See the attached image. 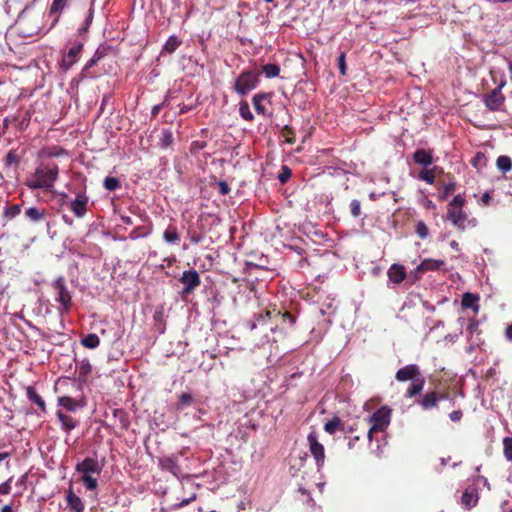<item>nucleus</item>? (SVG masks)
<instances>
[{"label":"nucleus","instance_id":"22","mask_svg":"<svg viewBox=\"0 0 512 512\" xmlns=\"http://www.w3.org/2000/svg\"><path fill=\"white\" fill-rule=\"evenodd\" d=\"M26 396L31 402L35 403L42 412H46L45 401L33 387L28 386L26 388Z\"/></svg>","mask_w":512,"mask_h":512},{"label":"nucleus","instance_id":"25","mask_svg":"<svg viewBox=\"0 0 512 512\" xmlns=\"http://www.w3.org/2000/svg\"><path fill=\"white\" fill-rule=\"evenodd\" d=\"M269 97V94L267 93H257L253 97V106L256 110V112L260 115H264L266 112V109L264 105L262 104L263 101L267 100Z\"/></svg>","mask_w":512,"mask_h":512},{"label":"nucleus","instance_id":"36","mask_svg":"<svg viewBox=\"0 0 512 512\" xmlns=\"http://www.w3.org/2000/svg\"><path fill=\"white\" fill-rule=\"evenodd\" d=\"M103 186L108 191H115L120 187V181L116 177L107 176L103 181Z\"/></svg>","mask_w":512,"mask_h":512},{"label":"nucleus","instance_id":"27","mask_svg":"<svg viewBox=\"0 0 512 512\" xmlns=\"http://www.w3.org/2000/svg\"><path fill=\"white\" fill-rule=\"evenodd\" d=\"M58 405L70 412H75L78 409V403L69 396L60 397L58 399Z\"/></svg>","mask_w":512,"mask_h":512},{"label":"nucleus","instance_id":"13","mask_svg":"<svg viewBox=\"0 0 512 512\" xmlns=\"http://www.w3.org/2000/svg\"><path fill=\"white\" fill-rule=\"evenodd\" d=\"M66 501H67V506L73 512H83L85 509L84 502L82 501V499L79 496H77L74 493L72 487H70L66 491Z\"/></svg>","mask_w":512,"mask_h":512},{"label":"nucleus","instance_id":"41","mask_svg":"<svg viewBox=\"0 0 512 512\" xmlns=\"http://www.w3.org/2000/svg\"><path fill=\"white\" fill-rule=\"evenodd\" d=\"M478 298L471 293H465L462 298V305L467 308H472L477 302Z\"/></svg>","mask_w":512,"mask_h":512},{"label":"nucleus","instance_id":"7","mask_svg":"<svg viewBox=\"0 0 512 512\" xmlns=\"http://www.w3.org/2000/svg\"><path fill=\"white\" fill-rule=\"evenodd\" d=\"M309 451L315 459L317 470L321 471L325 464V449L323 444L319 442L316 431H311L307 436Z\"/></svg>","mask_w":512,"mask_h":512},{"label":"nucleus","instance_id":"45","mask_svg":"<svg viewBox=\"0 0 512 512\" xmlns=\"http://www.w3.org/2000/svg\"><path fill=\"white\" fill-rule=\"evenodd\" d=\"M464 204L465 198L461 194H458L449 202L448 207H455L456 209L463 208Z\"/></svg>","mask_w":512,"mask_h":512},{"label":"nucleus","instance_id":"9","mask_svg":"<svg viewBox=\"0 0 512 512\" xmlns=\"http://www.w3.org/2000/svg\"><path fill=\"white\" fill-rule=\"evenodd\" d=\"M179 281L183 284L182 294H190L193 290H195L201 283L199 273L192 270H185L182 273Z\"/></svg>","mask_w":512,"mask_h":512},{"label":"nucleus","instance_id":"35","mask_svg":"<svg viewBox=\"0 0 512 512\" xmlns=\"http://www.w3.org/2000/svg\"><path fill=\"white\" fill-rule=\"evenodd\" d=\"M239 114L246 121H252L254 119L253 113L250 110V106L247 102H241L239 105Z\"/></svg>","mask_w":512,"mask_h":512},{"label":"nucleus","instance_id":"17","mask_svg":"<svg viewBox=\"0 0 512 512\" xmlns=\"http://www.w3.org/2000/svg\"><path fill=\"white\" fill-rule=\"evenodd\" d=\"M413 159L416 164L423 167L430 166L434 161L432 153L424 149L416 150L413 154Z\"/></svg>","mask_w":512,"mask_h":512},{"label":"nucleus","instance_id":"18","mask_svg":"<svg viewBox=\"0 0 512 512\" xmlns=\"http://www.w3.org/2000/svg\"><path fill=\"white\" fill-rule=\"evenodd\" d=\"M103 57V52H101L99 49H97L94 53V55L92 56V58L90 60L87 61V63L85 64V66L83 67L82 71H81V77L82 78H92L94 77L93 74H91L90 72V68H92L93 66H95Z\"/></svg>","mask_w":512,"mask_h":512},{"label":"nucleus","instance_id":"12","mask_svg":"<svg viewBox=\"0 0 512 512\" xmlns=\"http://www.w3.org/2000/svg\"><path fill=\"white\" fill-rule=\"evenodd\" d=\"M421 372L419 367L416 364H409L401 367L396 372L395 378L400 382H405L408 380H413L418 376H421Z\"/></svg>","mask_w":512,"mask_h":512},{"label":"nucleus","instance_id":"10","mask_svg":"<svg viewBox=\"0 0 512 512\" xmlns=\"http://www.w3.org/2000/svg\"><path fill=\"white\" fill-rule=\"evenodd\" d=\"M82 49L83 44L81 42H76L69 48L68 52L64 54L61 61L62 70L68 71L78 61Z\"/></svg>","mask_w":512,"mask_h":512},{"label":"nucleus","instance_id":"42","mask_svg":"<svg viewBox=\"0 0 512 512\" xmlns=\"http://www.w3.org/2000/svg\"><path fill=\"white\" fill-rule=\"evenodd\" d=\"M416 234L421 238L425 239L428 236V228L426 224L422 221L418 222L415 229Z\"/></svg>","mask_w":512,"mask_h":512},{"label":"nucleus","instance_id":"64","mask_svg":"<svg viewBox=\"0 0 512 512\" xmlns=\"http://www.w3.org/2000/svg\"><path fill=\"white\" fill-rule=\"evenodd\" d=\"M289 176H290V173H289V172H287V173H285V174L283 173V174H281V175L279 176V180H280L281 182H285Z\"/></svg>","mask_w":512,"mask_h":512},{"label":"nucleus","instance_id":"24","mask_svg":"<svg viewBox=\"0 0 512 512\" xmlns=\"http://www.w3.org/2000/svg\"><path fill=\"white\" fill-rule=\"evenodd\" d=\"M194 402V398L191 393L185 392L178 396V401L176 403V410L182 411L187 407L191 406Z\"/></svg>","mask_w":512,"mask_h":512},{"label":"nucleus","instance_id":"32","mask_svg":"<svg viewBox=\"0 0 512 512\" xmlns=\"http://www.w3.org/2000/svg\"><path fill=\"white\" fill-rule=\"evenodd\" d=\"M163 239L169 244H176L180 240V235L175 228H167L163 233Z\"/></svg>","mask_w":512,"mask_h":512},{"label":"nucleus","instance_id":"26","mask_svg":"<svg viewBox=\"0 0 512 512\" xmlns=\"http://www.w3.org/2000/svg\"><path fill=\"white\" fill-rule=\"evenodd\" d=\"M439 398L435 392H430L424 396L422 400L419 401V404L423 407V409L427 410L433 408L437 405Z\"/></svg>","mask_w":512,"mask_h":512},{"label":"nucleus","instance_id":"56","mask_svg":"<svg viewBox=\"0 0 512 512\" xmlns=\"http://www.w3.org/2000/svg\"><path fill=\"white\" fill-rule=\"evenodd\" d=\"M121 218V221L123 224L125 225H133V220L130 216H127V215H121L120 216Z\"/></svg>","mask_w":512,"mask_h":512},{"label":"nucleus","instance_id":"28","mask_svg":"<svg viewBox=\"0 0 512 512\" xmlns=\"http://www.w3.org/2000/svg\"><path fill=\"white\" fill-rule=\"evenodd\" d=\"M81 344L86 348L95 349L99 346L100 339L96 334L90 333L81 339Z\"/></svg>","mask_w":512,"mask_h":512},{"label":"nucleus","instance_id":"43","mask_svg":"<svg viewBox=\"0 0 512 512\" xmlns=\"http://www.w3.org/2000/svg\"><path fill=\"white\" fill-rule=\"evenodd\" d=\"M197 496L195 492H192L188 497L183 498L180 500V502L173 505L174 509L182 508L188 504H190L192 501L196 500Z\"/></svg>","mask_w":512,"mask_h":512},{"label":"nucleus","instance_id":"51","mask_svg":"<svg viewBox=\"0 0 512 512\" xmlns=\"http://www.w3.org/2000/svg\"><path fill=\"white\" fill-rule=\"evenodd\" d=\"M162 142L165 146H168L172 141V134L169 130H164L162 133Z\"/></svg>","mask_w":512,"mask_h":512},{"label":"nucleus","instance_id":"8","mask_svg":"<svg viewBox=\"0 0 512 512\" xmlns=\"http://www.w3.org/2000/svg\"><path fill=\"white\" fill-rule=\"evenodd\" d=\"M506 76L505 73L501 74V82L498 86L493 89L489 94H487L484 98V103L486 107L492 111H497L503 105L505 98L502 94V89L506 86Z\"/></svg>","mask_w":512,"mask_h":512},{"label":"nucleus","instance_id":"59","mask_svg":"<svg viewBox=\"0 0 512 512\" xmlns=\"http://www.w3.org/2000/svg\"><path fill=\"white\" fill-rule=\"evenodd\" d=\"M62 220L65 224L72 226L73 225V219L69 217L68 215H62Z\"/></svg>","mask_w":512,"mask_h":512},{"label":"nucleus","instance_id":"33","mask_svg":"<svg viewBox=\"0 0 512 512\" xmlns=\"http://www.w3.org/2000/svg\"><path fill=\"white\" fill-rule=\"evenodd\" d=\"M181 44V41L176 36H170L163 46V51L173 53Z\"/></svg>","mask_w":512,"mask_h":512},{"label":"nucleus","instance_id":"60","mask_svg":"<svg viewBox=\"0 0 512 512\" xmlns=\"http://www.w3.org/2000/svg\"><path fill=\"white\" fill-rule=\"evenodd\" d=\"M26 480H27V474H23V475H22V476L17 480L16 485H17V486H22V485H24V484H25Z\"/></svg>","mask_w":512,"mask_h":512},{"label":"nucleus","instance_id":"52","mask_svg":"<svg viewBox=\"0 0 512 512\" xmlns=\"http://www.w3.org/2000/svg\"><path fill=\"white\" fill-rule=\"evenodd\" d=\"M462 412L460 410H455V411H452L450 414H449V418L451 421L453 422H458L461 420L462 418Z\"/></svg>","mask_w":512,"mask_h":512},{"label":"nucleus","instance_id":"47","mask_svg":"<svg viewBox=\"0 0 512 512\" xmlns=\"http://www.w3.org/2000/svg\"><path fill=\"white\" fill-rule=\"evenodd\" d=\"M338 68L341 73V75H346V54L344 52L340 53L338 57Z\"/></svg>","mask_w":512,"mask_h":512},{"label":"nucleus","instance_id":"34","mask_svg":"<svg viewBox=\"0 0 512 512\" xmlns=\"http://www.w3.org/2000/svg\"><path fill=\"white\" fill-rule=\"evenodd\" d=\"M455 188H456L455 182L450 181V182L444 184L442 187V190L439 193V196H438L439 199L442 201L447 200L448 197L455 191Z\"/></svg>","mask_w":512,"mask_h":512},{"label":"nucleus","instance_id":"1","mask_svg":"<svg viewBox=\"0 0 512 512\" xmlns=\"http://www.w3.org/2000/svg\"><path fill=\"white\" fill-rule=\"evenodd\" d=\"M59 169L56 164H40L25 185L31 189H44L51 191L58 178Z\"/></svg>","mask_w":512,"mask_h":512},{"label":"nucleus","instance_id":"39","mask_svg":"<svg viewBox=\"0 0 512 512\" xmlns=\"http://www.w3.org/2000/svg\"><path fill=\"white\" fill-rule=\"evenodd\" d=\"M503 447L506 460L512 463V437H505L503 439Z\"/></svg>","mask_w":512,"mask_h":512},{"label":"nucleus","instance_id":"16","mask_svg":"<svg viewBox=\"0 0 512 512\" xmlns=\"http://www.w3.org/2000/svg\"><path fill=\"white\" fill-rule=\"evenodd\" d=\"M389 280L395 284L401 283L406 278V271L404 266L400 264H393L388 270Z\"/></svg>","mask_w":512,"mask_h":512},{"label":"nucleus","instance_id":"62","mask_svg":"<svg viewBox=\"0 0 512 512\" xmlns=\"http://www.w3.org/2000/svg\"><path fill=\"white\" fill-rule=\"evenodd\" d=\"M359 440V437L356 436L353 439H351L348 443V448L352 449L355 446V443Z\"/></svg>","mask_w":512,"mask_h":512},{"label":"nucleus","instance_id":"29","mask_svg":"<svg viewBox=\"0 0 512 512\" xmlns=\"http://www.w3.org/2000/svg\"><path fill=\"white\" fill-rule=\"evenodd\" d=\"M496 166L502 173H507L512 169V160L508 156H499L496 161Z\"/></svg>","mask_w":512,"mask_h":512},{"label":"nucleus","instance_id":"23","mask_svg":"<svg viewBox=\"0 0 512 512\" xmlns=\"http://www.w3.org/2000/svg\"><path fill=\"white\" fill-rule=\"evenodd\" d=\"M25 217L33 223L40 222L45 217V210L37 207H29L25 211Z\"/></svg>","mask_w":512,"mask_h":512},{"label":"nucleus","instance_id":"55","mask_svg":"<svg viewBox=\"0 0 512 512\" xmlns=\"http://www.w3.org/2000/svg\"><path fill=\"white\" fill-rule=\"evenodd\" d=\"M190 240L194 244H198L203 240V236L200 234H192L190 235Z\"/></svg>","mask_w":512,"mask_h":512},{"label":"nucleus","instance_id":"53","mask_svg":"<svg viewBox=\"0 0 512 512\" xmlns=\"http://www.w3.org/2000/svg\"><path fill=\"white\" fill-rule=\"evenodd\" d=\"M504 73L503 71H497V70H492L491 71V74H492V79L494 81V83H496L497 85L501 82V74Z\"/></svg>","mask_w":512,"mask_h":512},{"label":"nucleus","instance_id":"15","mask_svg":"<svg viewBox=\"0 0 512 512\" xmlns=\"http://www.w3.org/2000/svg\"><path fill=\"white\" fill-rule=\"evenodd\" d=\"M160 465L162 469L170 472L178 479L183 477L182 469L174 459L170 457L164 458L160 461Z\"/></svg>","mask_w":512,"mask_h":512},{"label":"nucleus","instance_id":"5","mask_svg":"<svg viewBox=\"0 0 512 512\" xmlns=\"http://www.w3.org/2000/svg\"><path fill=\"white\" fill-rule=\"evenodd\" d=\"M52 287L56 292L55 301L60 304L59 311L67 312L71 306L72 297L71 293L68 290L65 279L63 276L57 277L53 283Z\"/></svg>","mask_w":512,"mask_h":512},{"label":"nucleus","instance_id":"6","mask_svg":"<svg viewBox=\"0 0 512 512\" xmlns=\"http://www.w3.org/2000/svg\"><path fill=\"white\" fill-rule=\"evenodd\" d=\"M447 219L461 231H464L467 227L472 228L477 225V220L474 218L468 219L462 208L448 207Z\"/></svg>","mask_w":512,"mask_h":512},{"label":"nucleus","instance_id":"40","mask_svg":"<svg viewBox=\"0 0 512 512\" xmlns=\"http://www.w3.org/2000/svg\"><path fill=\"white\" fill-rule=\"evenodd\" d=\"M78 369L80 376L86 377L92 370L90 361L88 359H83L80 361Z\"/></svg>","mask_w":512,"mask_h":512},{"label":"nucleus","instance_id":"58","mask_svg":"<svg viewBox=\"0 0 512 512\" xmlns=\"http://www.w3.org/2000/svg\"><path fill=\"white\" fill-rule=\"evenodd\" d=\"M490 200H491V197H490V195H489V193H488V192L484 193V194L482 195V197H481V202H482L484 205H488V204H489V202H490Z\"/></svg>","mask_w":512,"mask_h":512},{"label":"nucleus","instance_id":"20","mask_svg":"<svg viewBox=\"0 0 512 512\" xmlns=\"http://www.w3.org/2000/svg\"><path fill=\"white\" fill-rule=\"evenodd\" d=\"M424 384H425V379H424L423 375L416 377L415 379L412 380L409 388L406 391L405 396L408 398H412V397L416 396L423 390Z\"/></svg>","mask_w":512,"mask_h":512},{"label":"nucleus","instance_id":"44","mask_svg":"<svg viewBox=\"0 0 512 512\" xmlns=\"http://www.w3.org/2000/svg\"><path fill=\"white\" fill-rule=\"evenodd\" d=\"M350 210L353 217L357 218L361 215V204L357 199H353L350 203Z\"/></svg>","mask_w":512,"mask_h":512},{"label":"nucleus","instance_id":"50","mask_svg":"<svg viewBox=\"0 0 512 512\" xmlns=\"http://www.w3.org/2000/svg\"><path fill=\"white\" fill-rule=\"evenodd\" d=\"M167 102H168V96H166V98L164 99V101L162 103L154 105L151 109L152 115L156 116L161 111V109L167 104Z\"/></svg>","mask_w":512,"mask_h":512},{"label":"nucleus","instance_id":"14","mask_svg":"<svg viewBox=\"0 0 512 512\" xmlns=\"http://www.w3.org/2000/svg\"><path fill=\"white\" fill-rule=\"evenodd\" d=\"M479 500L477 488L474 485L469 486L463 493L461 503L467 509L474 507Z\"/></svg>","mask_w":512,"mask_h":512},{"label":"nucleus","instance_id":"4","mask_svg":"<svg viewBox=\"0 0 512 512\" xmlns=\"http://www.w3.org/2000/svg\"><path fill=\"white\" fill-rule=\"evenodd\" d=\"M259 83V74L254 71L242 72L235 81L234 91L241 95H247L254 90Z\"/></svg>","mask_w":512,"mask_h":512},{"label":"nucleus","instance_id":"2","mask_svg":"<svg viewBox=\"0 0 512 512\" xmlns=\"http://www.w3.org/2000/svg\"><path fill=\"white\" fill-rule=\"evenodd\" d=\"M104 465L94 457H86L78 462L75 470L81 475V481L88 491H95L98 487V476Z\"/></svg>","mask_w":512,"mask_h":512},{"label":"nucleus","instance_id":"46","mask_svg":"<svg viewBox=\"0 0 512 512\" xmlns=\"http://www.w3.org/2000/svg\"><path fill=\"white\" fill-rule=\"evenodd\" d=\"M12 480H13V477H10L8 480H6L0 484V495H8L11 492Z\"/></svg>","mask_w":512,"mask_h":512},{"label":"nucleus","instance_id":"38","mask_svg":"<svg viewBox=\"0 0 512 512\" xmlns=\"http://www.w3.org/2000/svg\"><path fill=\"white\" fill-rule=\"evenodd\" d=\"M21 213V206L19 204L7 206L4 209V216L8 219H13Z\"/></svg>","mask_w":512,"mask_h":512},{"label":"nucleus","instance_id":"11","mask_svg":"<svg viewBox=\"0 0 512 512\" xmlns=\"http://www.w3.org/2000/svg\"><path fill=\"white\" fill-rule=\"evenodd\" d=\"M88 196L85 193H79L70 203V209L78 218H83L87 212Z\"/></svg>","mask_w":512,"mask_h":512},{"label":"nucleus","instance_id":"54","mask_svg":"<svg viewBox=\"0 0 512 512\" xmlns=\"http://www.w3.org/2000/svg\"><path fill=\"white\" fill-rule=\"evenodd\" d=\"M476 482L483 484V486L487 487L488 490H490V484H489L488 479L486 477H484V476H477Z\"/></svg>","mask_w":512,"mask_h":512},{"label":"nucleus","instance_id":"49","mask_svg":"<svg viewBox=\"0 0 512 512\" xmlns=\"http://www.w3.org/2000/svg\"><path fill=\"white\" fill-rule=\"evenodd\" d=\"M217 186H218V189H219V193L221 195H227L230 192V187H229V185L227 184L226 181H219V182H217Z\"/></svg>","mask_w":512,"mask_h":512},{"label":"nucleus","instance_id":"57","mask_svg":"<svg viewBox=\"0 0 512 512\" xmlns=\"http://www.w3.org/2000/svg\"><path fill=\"white\" fill-rule=\"evenodd\" d=\"M505 336H506L507 340L512 342V323L506 328Z\"/></svg>","mask_w":512,"mask_h":512},{"label":"nucleus","instance_id":"19","mask_svg":"<svg viewBox=\"0 0 512 512\" xmlns=\"http://www.w3.org/2000/svg\"><path fill=\"white\" fill-rule=\"evenodd\" d=\"M56 416L61 423V428L66 433H70L77 426V421L71 416L64 414L61 411L56 412Z\"/></svg>","mask_w":512,"mask_h":512},{"label":"nucleus","instance_id":"31","mask_svg":"<svg viewBox=\"0 0 512 512\" xmlns=\"http://www.w3.org/2000/svg\"><path fill=\"white\" fill-rule=\"evenodd\" d=\"M437 167H433L432 169H425L420 171L418 174V178L427 184H433L435 182V171Z\"/></svg>","mask_w":512,"mask_h":512},{"label":"nucleus","instance_id":"61","mask_svg":"<svg viewBox=\"0 0 512 512\" xmlns=\"http://www.w3.org/2000/svg\"><path fill=\"white\" fill-rule=\"evenodd\" d=\"M191 109H192V106L183 105L180 108V114H185V113L189 112Z\"/></svg>","mask_w":512,"mask_h":512},{"label":"nucleus","instance_id":"37","mask_svg":"<svg viewBox=\"0 0 512 512\" xmlns=\"http://www.w3.org/2000/svg\"><path fill=\"white\" fill-rule=\"evenodd\" d=\"M341 420L338 417H334L333 419L327 421L324 425V430L328 434H334L335 431L340 427Z\"/></svg>","mask_w":512,"mask_h":512},{"label":"nucleus","instance_id":"63","mask_svg":"<svg viewBox=\"0 0 512 512\" xmlns=\"http://www.w3.org/2000/svg\"><path fill=\"white\" fill-rule=\"evenodd\" d=\"M0 512H13V507L12 505H4L2 508H1V511Z\"/></svg>","mask_w":512,"mask_h":512},{"label":"nucleus","instance_id":"48","mask_svg":"<svg viewBox=\"0 0 512 512\" xmlns=\"http://www.w3.org/2000/svg\"><path fill=\"white\" fill-rule=\"evenodd\" d=\"M67 0H53V3L51 5V12H57L64 8Z\"/></svg>","mask_w":512,"mask_h":512},{"label":"nucleus","instance_id":"3","mask_svg":"<svg viewBox=\"0 0 512 512\" xmlns=\"http://www.w3.org/2000/svg\"><path fill=\"white\" fill-rule=\"evenodd\" d=\"M368 421L371 427L368 430L367 437L369 441H372L375 432H384L388 428L391 421V409L382 406L369 416Z\"/></svg>","mask_w":512,"mask_h":512},{"label":"nucleus","instance_id":"21","mask_svg":"<svg viewBox=\"0 0 512 512\" xmlns=\"http://www.w3.org/2000/svg\"><path fill=\"white\" fill-rule=\"evenodd\" d=\"M444 264L443 260L425 259L417 266V270L420 272L436 271L444 266Z\"/></svg>","mask_w":512,"mask_h":512},{"label":"nucleus","instance_id":"30","mask_svg":"<svg viewBox=\"0 0 512 512\" xmlns=\"http://www.w3.org/2000/svg\"><path fill=\"white\" fill-rule=\"evenodd\" d=\"M262 71L267 78H275L280 73V66L274 63H268L263 66Z\"/></svg>","mask_w":512,"mask_h":512}]
</instances>
